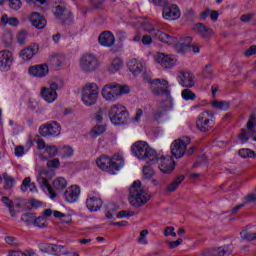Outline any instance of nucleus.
<instances>
[{
    "mask_svg": "<svg viewBox=\"0 0 256 256\" xmlns=\"http://www.w3.org/2000/svg\"><path fill=\"white\" fill-rule=\"evenodd\" d=\"M53 177H55V172L46 168H41L37 176V182L41 189H47L51 199L57 197L55 191H63L67 187V181L62 177L55 179L51 186L50 181L53 180Z\"/></svg>",
    "mask_w": 256,
    "mask_h": 256,
    "instance_id": "1",
    "label": "nucleus"
},
{
    "mask_svg": "<svg viewBox=\"0 0 256 256\" xmlns=\"http://www.w3.org/2000/svg\"><path fill=\"white\" fill-rule=\"evenodd\" d=\"M131 149L135 157L138 159H143L146 161V163H148V165H155V163L159 161L157 151L149 147V144H147L145 141H138L134 143Z\"/></svg>",
    "mask_w": 256,
    "mask_h": 256,
    "instance_id": "2",
    "label": "nucleus"
},
{
    "mask_svg": "<svg viewBox=\"0 0 256 256\" xmlns=\"http://www.w3.org/2000/svg\"><path fill=\"white\" fill-rule=\"evenodd\" d=\"M102 97L105 101L115 103L118 99H121L123 95L131 93V89L127 85H121L116 82H110L102 88Z\"/></svg>",
    "mask_w": 256,
    "mask_h": 256,
    "instance_id": "3",
    "label": "nucleus"
},
{
    "mask_svg": "<svg viewBox=\"0 0 256 256\" xmlns=\"http://www.w3.org/2000/svg\"><path fill=\"white\" fill-rule=\"evenodd\" d=\"M129 193L128 201L132 207H143L151 199V196L141 186V181L139 180L133 182L129 188Z\"/></svg>",
    "mask_w": 256,
    "mask_h": 256,
    "instance_id": "4",
    "label": "nucleus"
},
{
    "mask_svg": "<svg viewBox=\"0 0 256 256\" xmlns=\"http://www.w3.org/2000/svg\"><path fill=\"white\" fill-rule=\"evenodd\" d=\"M108 116L113 125L121 127L129 123V110L123 104H114L108 111Z\"/></svg>",
    "mask_w": 256,
    "mask_h": 256,
    "instance_id": "5",
    "label": "nucleus"
},
{
    "mask_svg": "<svg viewBox=\"0 0 256 256\" xmlns=\"http://www.w3.org/2000/svg\"><path fill=\"white\" fill-rule=\"evenodd\" d=\"M215 113L211 110H204L196 119V128L201 133H207L213 129L215 125Z\"/></svg>",
    "mask_w": 256,
    "mask_h": 256,
    "instance_id": "6",
    "label": "nucleus"
},
{
    "mask_svg": "<svg viewBox=\"0 0 256 256\" xmlns=\"http://www.w3.org/2000/svg\"><path fill=\"white\" fill-rule=\"evenodd\" d=\"M99 97V87L95 82L86 83L82 90V101L84 105L91 107L97 103Z\"/></svg>",
    "mask_w": 256,
    "mask_h": 256,
    "instance_id": "7",
    "label": "nucleus"
},
{
    "mask_svg": "<svg viewBox=\"0 0 256 256\" xmlns=\"http://www.w3.org/2000/svg\"><path fill=\"white\" fill-rule=\"evenodd\" d=\"M79 67L83 73H94L100 67L99 58L95 54H84L79 60Z\"/></svg>",
    "mask_w": 256,
    "mask_h": 256,
    "instance_id": "8",
    "label": "nucleus"
},
{
    "mask_svg": "<svg viewBox=\"0 0 256 256\" xmlns=\"http://www.w3.org/2000/svg\"><path fill=\"white\" fill-rule=\"evenodd\" d=\"M153 84L156 85V87L153 88L154 95H165L166 100L163 103H168V107H173L171 93L169 92V82L165 79H156L153 81Z\"/></svg>",
    "mask_w": 256,
    "mask_h": 256,
    "instance_id": "9",
    "label": "nucleus"
},
{
    "mask_svg": "<svg viewBox=\"0 0 256 256\" xmlns=\"http://www.w3.org/2000/svg\"><path fill=\"white\" fill-rule=\"evenodd\" d=\"M255 119H256V115L251 114L247 122V129H244V128L241 129L240 134L238 135V138L240 139L241 143H247V141H249V135L253 141L255 140L256 138Z\"/></svg>",
    "mask_w": 256,
    "mask_h": 256,
    "instance_id": "10",
    "label": "nucleus"
},
{
    "mask_svg": "<svg viewBox=\"0 0 256 256\" xmlns=\"http://www.w3.org/2000/svg\"><path fill=\"white\" fill-rule=\"evenodd\" d=\"M145 30L147 33L151 34L153 39H156V41H161V43H166L167 45H175V43H177V38L153 28L151 24H146Z\"/></svg>",
    "mask_w": 256,
    "mask_h": 256,
    "instance_id": "11",
    "label": "nucleus"
},
{
    "mask_svg": "<svg viewBox=\"0 0 256 256\" xmlns=\"http://www.w3.org/2000/svg\"><path fill=\"white\" fill-rule=\"evenodd\" d=\"M187 145H191V138L185 136L178 140H175L171 144V153L176 159H181L185 155Z\"/></svg>",
    "mask_w": 256,
    "mask_h": 256,
    "instance_id": "12",
    "label": "nucleus"
},
{
    "mask_svg": "<svg viewBox=\"0 0 256 256\" xmlns=\"http://www.w3.org/2000/svg\"><path fill=\"white\" fill-rule=\"evenodd\" d=\"M41 137H57L61 133V125L58 122H49L39 127Z\"/></svg>",
    "mask_w": 256,
    "mask_h": 256,
    "instance_id": "13",
    "label": "nucleus"
},
{
    "mask_svg": "<svg viewBox=\"0 0 256 256\" xmlns=\"http://www.w3.org/2000/svg\"><path fill=\"white\" fill-rule=\"evenodd\" d=\"M54 15L63 25H71L73 23V14L64 5H57Z\"/></svg>",
    "mask_w": 256,
    "mask_h": 256,
    "instance_id": "14",
    "label": "nucleus"
},
{
    "mask_svg": "<svg viewBox=\"0 0 256 256\" xmlns=\"http://www.w3.org/2000/svg\"><path fill=\"white\" fill-rule=\"evenodd\" d=\"M177 81L181 87L185 89H191L195 87V75L189 71H180L177 76Z\"/></svg>",
    "mask_w": 256,
    "mask_h": 256,
    "instance_id": "15",
    "label": "nucleus"
},
{
    "mask_svg": "<svg viewBox=\"0 0 256 256\" xmlns=\"http://www.w3.org/2000/svg\"><path fill=\"white\" fill-rule=\"evenodd\" d=\"M162 10V17L166 19V21H175L181 17V10L175 4H165Z\"/></svg>",
    "mask_w": 256,
    "mask_h": 256,
    "instance_id": "16",
    "label": "nucleus"
},
{
    "mask_svg": "<svg viewBox=\"0 0 256 256\" xmlns=\"http://www.w3.org/2000/svg\"><path fill=\"white\" fill-rule=\"evenodd\" d=\"M57 89H59V85L52 82L49 88L44 87L41 89L40 95L47 103H53L57 101Z\"/></svg>",
    "mask_w": 256,
    "mask_h": 256,
    "instance_id": "17",
    "label": "nucleus"
},
{
    "mask_svg": "<svg viewBox=\"0 0 256 256\" xmlns=\"http://www.w3.org/2000/svg\"><path fill=\"white\" fill-rule=\"evenodd\" d=\"M155 61L161 65L163 69H173L177 63V60H175L173 56L161 52L156 54Z\"/></svg>",
    "mask_w": 256,
    "mask_h": 256,
    "instance_id": "18",
    "label": "nucleus"
},
{
    "mask_svg": "<svg viewBox=\"0 0 256 256\" xmlns=\"http://www.w3.org/2000/svg\"><path fill=\"white\" fill-rule=\"evenodd\" d=\"M159 169L164 175L175 171V160L171 156H163L159 159Z\"/></svg>",
    "mask_w": 256,
    "mask_h": 256,
    "instance_id": "19",
    "label": "nucleus"
},
{
    "mask_svg": "<svg viewBox=\"0 0 256 256\" xmlns=\"http://www.w3.org/2000/svg\"><path fill=\"white\" fill-rule=\"evenodd\" d=\"M13 63V53L9 50L0 51V71H9Z\"/></svg>",
    "mask_w": 256,
    "mask_h": 256,
    "instance_id": "20",
    "label": "nucleus"
},
{
    "mask_svg": "<svg viewBox=\"0 0 256 256\" xmlns=\"http://www.w3.org/2000/svg\"><path fill=\"white\" fill-rule=\"evenodd\" d=\"M28 73L32 77H46L49 74V66L47 64L34 65L29 67Z\"/></svg>",
    "mask_w": 256,
    "mask_h": 256,
    "instance_id": "21",
    "label": "nucleus"
},
{
    "mask_svg": "<svg viewBox=\"0 0 256 256\" xmlns=\"http://www.w3.org/2000/svg\"><path fill=\"white\" fill-rule=\"evenodd\" d=\"M123 156L121 155H114L110 158L109 166H108V173L111 175L115 174V171H119L121 167H123Z\"/></svg>",
    "mask_w": 256,
    "mask_h": 256,
    "instance_id": "22",
    "label": "nucleus"
},
{
    "mask_svg": "<svg viewBox=\"0 0 256 256\" xmlns=\"http://www.w3.org/2000/svg\"><path fill=\"white\" fill-rule=\"evenodd\" d=\"M37 53H39V44L34 43V44L28 46L27 48L23 49L20 52V57L24 61H29V60L33 59V57H35V55H37Z\"/></svg>",
    "mask_w": 256,
    "mask_h": 256,
    "instance_id": "23",
    "label": "nucleus"
},
{
    "mask_svg": "<svg viewBox=\"0 0 256 256\" xmlns=\"http://www.w3.org/2000/svg\"><path fill=\"white\" fill-rule=\"evenodd\" d=\"M194 33H197V35H200V37H203L204 39H209V37H213V30L209 27H207L203 23H197L193 26Z\"/></svg>",
    "mask_w": 256,
    "mask_h": 256,
    "instance_id": "24",
    "label": "nucleus"
},
{
    "mask_svg": "<svg viewBox=\"0 0 256 256\" xmlns=\"http://www.w3.org/2000/svg\"><path fill=\"white\" fill-rule=\"evenodd\" d=\"M98 41L102 47H113L115 45V36L110 31H105L100 34Z\"/></svg>",
    "mask_w": 256,
    "mask_h": 256,
    "instance_id": "25",
    "label": "nucleus"
},
{
    "mask_svg": "<svg viewBox=\"0 0 256 256\" xmlns=\"http://www.w3.org/2000/svg\"><path fill=\"white\" fill-rule=\"evenodd\" d=\"M81 194V188L79 186H71L68 190L64 193V199L68 203H75L77 199H79V195Z\"/></svg>",
    "mask_w": 256,
    "mask_h": 256,
    "instance_id": "26",
    "label": "nucleus"
},
{
    "mask_svg": "<svg viewBox=\"0 0 256 256\" xmlns=\"http://www.w3.org/2000/svg\"><path fill=\"white\" fill-rule=\"evenodd\" d=\"M30 22L36 29H45V26L47 25L45 16H42L39 12H33L30 15Z\"/></svg>",
    "mask_w": 256,
    "mask_h": 256,
    "instance_id": "27",
    "label": "nucleus"
},
{
    "mask_svg": "<svg viewBox=\"0 0 256 256\" xmlns=\"http://www.w3.org/2000/svg\"><path fill=\"white\" fill-rule=\"evenodd\" d=\"M86 207L91 213H95L99 211L101 207H103V200L97 197H90L86 200Z\"/></svg>",
    "mask_w": 256,
    "mask_h": 256,
    "instance_id": "28",
    "label": "nucleus"
},
{
    "mask_svg": "<svg viewBox=\"0 0 256 256\" xmlns=\"http://www.w3.org/2000/svg\"><path fill=\"white\" fill-rule=\"evenodd\" d=\"M181 43H176L174 45H176V51L177 53H179L180 55H183V53H185V51H187L188 49H191V42L193 41V38L187 36L182 38Z\"/></svg>",
    "mask_w": 256,
    "mask_h": 256,
    "instance_id": "29",
    "label": "nucleus"
},
{
    "mask_svg": "<svg viewBox=\"0 0 256 256\" xmlns=\"http://www.w3.org/2000/svg\"><path fill=\"white\" fill-rule=\"evenodd\" d=\"M128 68L133 75H139L145 69V63L134 59L128 63Z\"/></svg>",
    "mask_w": 256,
    "mask_h": 256,
    "instance_id": "30",
    "label": "nucleus"
},
{
    "mask_svg": "<svg viewBox=\"0 0 256 256\" xmlns=\"http://www.w3.org/2000/svg\"><path fill=\"white\" fill-rule=\"evenodd\" d=\"M48 63L51 67H63L65 64V56L63 55H52L48 58Z\"/></svg>",
    "mask_w": 256,
    "mask_h": 256,
    "instance_id": "31",
    "label": "nucleus"
},
{
    "mask_svg": "<svg viewBox=\"0 0 256 256\" xmlns=\"http://www.w3.org/2000/svg\"><path fill=\"white\" fill-rule=\"evenodd\" d=\"M109 163H111V158L108 156H100L96 160V165L101 169L102 171H106L109 173Z\"/></svg>",
    "mask_w": 256,
    "mask_h": 256,
    "instance_id": "32",
    "label": "nucleus"
},
{
    "mask_svg": "<svg viewBox=\"0 0 256 256\" xmlns=\"http://www.w3.org/2000/svg\"><path fill=\"white\" fill-rule=\"evenodd\" d=\"M29 189L30 193H37V185L35 183H31V178L26 177L21 185V191L25 193Z\"/></svg>",
    "mask_w": 256,
    "mask_h": 256,
    "instance_id": "33",
    "label": "nucleus"
},
{
    "mask_svg": "<svg viewBox=\"0 0 256 256\" xmlns=\"http://www.w3.org/2000/svg\"><path fill=\"white\" fill-rule=\"evenodd\" d=\"M0 21L2 25H10L11 27H17L19 25V19L17 17H9L7 14H3Z\"/></svg>",
    "mask_w": 256,
    "mask_h": 256,
    "instance_id": "34",
    "label": "nucleus"
},
{
    "mask_svg": "<svg viewBox=\"0 0 256 256\" xmlns=\"http://www.w3.org/2000/svg\"><path fill=\"white\" fill-rule=\"evenodd\" d=\"M213 253H214V256H229L233 253V249H231V246L225 245V246L215 248Z\"/></svg>",
    "mask_w": 256,
    "mask_h": 256,
    "instance_id": "35",
    "label": "nucleus"
},
{
    "mask_svg": "<svg viewBox=\"0 0 256 256\" xmlns=\"http://www.w3.org/2000/svg\"><path fill=\"white\" fill-rule=\"evenodd\" d=\"M183 181H185L184 175H180L176 177L174 181L168 185L167 191L169 193H173V191H177L178 187L181 185V183H183Z\"/></svg>",
    "mask_w": 256,
    "mask_h": 256,
    "instance_id": "36",
    "label": "nucleus"
},
{
    "mask_svg": "<svg viewBox=\"0 0 256 256\" xmlns=\"http://www.w3.org/2000/svg\"><path fill=\"white\" fill-rule=\"evenodd\" d=\"M123 67V60L120 58H115L112 60L111 64L108 66L109 73H117Z\"/></svg>",
    "mask_w": 256,
    "mask_h": 256,
    "instance_id": "37",
    "label": "nucleus"
},
{
    "mask_svg": "<svg viewBox=\"0 0 256 256\" xmlns=\"http://www.w3.org/2000/svg\"><path fill=\"white\" fill-rule=\"evenodd\" d=\"M212 107L221 111H229L231 109V103L227 101H213Z\"/></svg>",
    "mask_w": 256,
    "mask_h": 256,
    "instance_id": "38",
    "label": "nucleus"
},
{
    "mask_svg": "<svg viewBox=\"0 0 256 256\" xmlns=\"http://www.w3.org/2000/svg\"><path fill=\"white\" fill-rule=\"evenodd\" d=\"M173 106H169V103L162 102L160 108L154 112V121H159L161 117H163L164 111L167 109H171Z\"/></svg>",
    "mask_w": 256,
    "mask_h": 256,
    "instance_id": "39",
    "label": "nucleus"
},
{
    "mask_svg": "<svg viewBox=\"0 0 256 256\" xmlns=\"http://www.w3.org/2000/svg\"><path fill=\"white\" fill-rule=\"evenodd\" d=\"M119 211V206L115 203H111L107 205V209L105 212L106 219H113V215Z\"/></svg>",
    "mask_w": 256,
    "mask_h": 256,
    "instance_id": "40",
    "label": "nucleus"
},
{
    "mask_svg": "<svg viewBox=\"0 0 256 256\" xmlns=\"http://www.w3.org/2000/svg\"><path fill=\"white\" fill-rule=\"evenodd\" d=\"M238 155L240 157H242V159H247V158H255L256 157V153L255 151L249 149V148H243V149H240L238 151Z\"/></svg>",
    "mask_w": 256,
    "mask_h": 256,
    "instance_id": "41",
    "label": "nucleus"
},
{
    "mask_svg": "<svg viewBox=\"0 0 256 256\" xmlns=\"http://www.w3.org/2000/svg\"><path fill=\"white\" fill-rule=\"evenodd\" d=\"M181 95L184 101H195V99H197V95H195L189 88L184 89Z\"/></svg>",
    "mask_w": 256,
    "mask_h": 256,
    "instance_id": "42",
    "label": "nucleus"
},
{
    "mask_svg": "<svg viewBox=\"0 0 256 256\" xmlns=\"http://www.w3.org/2000/svg\"><path fill=\"white\" fill-rule=\"evenodd\" d=\"M240 237L244 241H256V232H249L247 230H243L240 232Z\"/></svg>",
    "mask_w": 256,
    "mask_h": 256,
    "instance_id": "43",
    "label": "nucleus"
},
{
    "mask_svg": "<svg viewBox=\"0 0 256 256\" xmlns=\"http://www.w3.org/2000/svg\"><path fill=\"white\" fill-rule=\"evenodd\" d=\"M52 255H69V250H67V247L63 245L54 244V252Z\"/></svg>",
    "mask_w": 256,
    "mask_h": 256,
    "instance_id": "44",
    "label": "nucleus"
},
{
    "mask_svg": "<svg viewBox=\"0 0 256 256\" xmlns=\"http://www.w3.org/2000/svg\"><path fill=\"white\" fill-rule=\"evenodd\" d=\"M35 217V213H24L21 216V221L27 223V225H33V223L35 222Z\"/></svg>",
    "mask_w": 256,
    "mask_h": 256,
    "instance_id": "45",
    "label": "nucleus"
},
{
    "mask_svg": "<svg viewBox=\"0 0 256 256\" xmlns=\"http://www.w3.org/2000/svg\"><path fill=\"white\" fill-rule=\"evenodd\" d=\"M33 225H35V227H39L40 229H43L47 227V220L45 219L44 216H39L38 218L37 216H35Z\"/></svg>",
    "mask_w": 256,
    "mask_h": 256,
    "instance_id": "46",
    "label": "nucleus"
},
{
    "mask_svg": "<svg viewBox=\"0 0 256 256\" xmlns=\"http://www.w3.org/2000/svg\"><path fill=\"white\" fill-rule=\"evenodd\" d=\"M73 147L71 146H63L61 148V157L63 158H69V157H73Z\"/></svg>",
    "mask_w": 256,
    "mask_h": 256,
    "instance_id": "47",
    "label": "nucleus"
},
{
    "mask_svg": "<svg viewBox=\"0 0 256 256\" xmlns=\"http://www.w3.org/2000/svg\"><path fill=\"white\" fill-rule=\"evenodd\" d=\"M6 189H13L15 185V179L8 174H3Z\"/></svg>",
    "mask_w": 256,
    "mask_h": 256,
    "instance_id": "48",
    "label": "nucleus"
},
{
    "mask_svg": "<svg viewBox=\"0 0 256 256\" xmlns=\"http://www.w3.org/2000/svg\"><path fill=\"white\" fill-rule=\"evenodd\" d=\"M93 9L103 11L105 9V0H90Z\"/></svg>",
    "mask_w": 256,
    "mask_h": 256,
    "instance_id": "49",
    "label": "nucleus"
},
{
    "mask_svg": "<svg viewBox=\"0 0 256 256\" xmlns=\"http://www.w3.org/2000/svg\"><path fill=\"white\" fill-rule=\"evenodd\" d=\"M27 31L26 30H21L18 32L16 39L19 43V45H25V43L27 42Z\"/></svg>",
    "mask_w": 256,
    "mask_h": 256,
    "instance_id": "50",
    "label": "nucleus"
},
{
    "mask_svg": "<svg viewBox=\"0 0 256 256\" xmlns=\"http://www.w3.org/2000/svg\"><path fill=\"white\" fill-rule=\"evenodd\" d=\"M142 173L144 175V179H151V177H153V175H155V171L153 170V168L151 166H144Z\"/></svg>",
    "mask_w": 256,
    "mask_h": 256,
    "instance_id": "51",
    "label": "nucleus"
},
{
    "mask_svg": "<svg viewBox=\"0 0 256 256\" xmlns=\"http://www.w3.org/2000/svg\"><path fill=\"white\" fill-rule=\"evenodd\" d=\"M147 235H149V231L147 229L140 232L138 237V243H140V245H147Z\"/></svg>",
    "mask_w": 256,
    "mask_h": 256,
    "instance_id": "52",
    "label": "nucleus"
},
{
    "mask_svg": "<svg viewBox=\"0 0 256 256\" xmlns=\"http://www.w3.org/2000/svg\"><path fill=\"white\" fill-rule=\"evenodd\" d=\"M8 1H9L10 9H13V11H19V9L23 6V3H21V0H8Z\"/></svg>",
    "mask_w": 256,
    "mask_h": 256,
    "instance_id": "53",
    "label": "nucleus"
},
{
    "mask_svg": "<svg viewBox=\"0 0 256 256\" xmlns=\"http://www.w3.org/2000/svg\"><path fill=\"white\" fill-rule=\"evenodd\" d=\"M41 250L45 253H51V255H53L55 250V244L44 243L41 245Z\"/></svg>",
    "mask_w": 256,
    "mask_h": 256,
    "instance_id": "54",
    "label": "nucleus"
},
{
    "mask_svg": "<svg viewBox=\"0 0 256 256\" xmlns=\"http://www.w3.org/2000/svg\"><path fill=\"white\" fill-rule=\"evenodd\" d=\"M203 77L211 79L213 77V68L211 64H207L203 70Z\"/></svg>",
    "mask_w": 256,
    "mask_h": 256,
    "instance_id": "55",
    "label": "nucleus"
},
{
    "mask_svg": "<svg viewBox=\"0 0 256 256\" xmlns=\"http://www.w3.org/2000/svg\"><path fill=\"white\" fill-rule=\"evenodd\" d=\"M60 165H61V162L59 161V158H55L47 161V167H49L50 169H57L58 167H60Z\"/></svg>",
    "mask_w": 256,
    "mask_h": 256,
    "instance_id": "56",
    "label": "nucleus"
},
{
    "mask_svg": "<svg viewBox=\"0 0 256 256\" xmlns=\"http://www.w3.org/2000/svg\"><path fill=\"white\" fill-rule=\"evenodd\" d=\"M46 153H48L49 157H55L59 153L57 146H46Z\"/></svg>",
    "mask_w": 256,
    "mask_h": 256,
    "instance_id": "57",
    "label": "nucleus"
},
{
    "mask_svg": "<svg viewBox=\"0 0 256 256\" xmlns=\"http://www.w3.org/2000/svg\"><path fill=\"white\" fill-rule=\"evenodd\" d=\"M102 133H105V126H95L93 129L92 137H99V135H102Z\"/></svg>",
    "mask_w": 256,
    "mask_h": 256,
    "instance_id": "58",
    "label": "nucleus"
},
{
    "mask_svg": "<svg viewBox=\"0 0 256 256\" xmlns=\"http://www.w3.org/2000/svg\"><path fill=\"white\" fill-rule=\"evenodd\" d=\"M169 249H177V247H179V245H181V243H183V239L178 238L176 241H167L166 242Z\"/></svg>",
    "mask_w": 256,
    "mask_h": 256,
    "instance_id": "59",
    "label": "nucleus"
},
{
    "mask_svg": "<svg viewBox=\"0 0 256 256\" xmlns=\"http://www.w3.org/2000/svg\"><path fill=\"white\" fill-rule=\"evenodd\" d=\"M5 242L7 243V245H10V247H17L19 245L17 239L12 236L5 237Z\"/></svg>",
    "mask_w": 256,
    "mask_h": 256,
    "instance_id": "60",
    "label": "nucleus"
},
{
    "mask_svg": "<svg viewBox=\"0 0 256 256\" xmlns=\"http://www.w3.org/2000/svg\"><path fill=\"white\" fill-rule=\"evenodd\" d=\"M256 195L254 193H250L244 197V205H249V203H255Z\"/></svg>",
    "mask_w": 256,
    "mask_h": 256,
    "instance_id": "61",
    "label": "nucleus"
},
{
    "mask_svg": "<svg viewBox=\"0 0 256 256\" xmlns=\"http://www.w3.org/2000/svg\"><path fill=\"white\" fill-rule=\"evenodd\" d=\"M164 235H165V237H169V235L171 237H177V233H175V228L171 227V226H168L165 228Z\"/></svg>",
    "mask_w": 256,
    "mask_h": 256,
    "instance_id": "62",
    "label": "nucleus"
},
{
    "mask_svg": "<svg viewBox=\"0 0 256 256\" xmlns=\"http://www.w3.org/2000/svg\"><path fill=\"white\" fill-rule=\"evenodd\" d=\"M185 17L188 21H193V19H195V11L189 8L188 10H186Z\"/></svg>",
    "mask_w": 256,
    "mask_h": 256,
    "instance_id": "63",
    "label": "nucleus"
},
{
    "mask_svg": "<svg viewBox=\"0 0 256 256\" xmlns=\"http://www.w3.org/2000/svg\"><path fill=\"white\" fill-rule=\"evenodd\" d=\"M245 57H251V55H256V45H252L250 48H248L245 53Z\"/></svg>",
    "mask_w": 256,
    "mask_h": 256,
    "instance_id": "64",
    "label": "nucleus"
}]
</instances>
